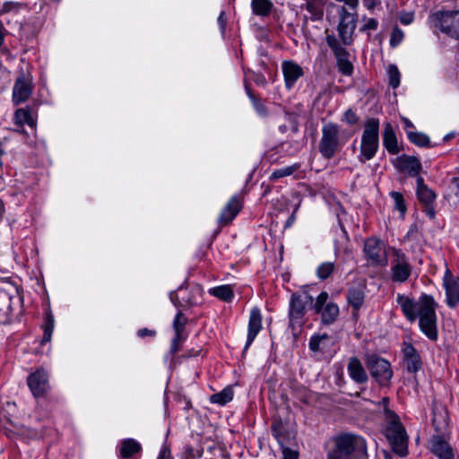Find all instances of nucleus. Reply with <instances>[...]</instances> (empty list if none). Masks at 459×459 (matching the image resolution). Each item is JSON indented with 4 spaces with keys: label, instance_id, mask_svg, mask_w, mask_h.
I'll return each mask as SVG.
<instances>
[{
    "label": "nucleus",
    "instance_id": "f8f14e48",
    "mask_svg": "<svg viewBox=\"0 0 459 459\" xmlns=\"http://www.w3.org/2000/svg\"><path fill=\"white\" fill-rule=\"evenodd\" d=\"M326 43L335 56L339 72L343 75H351L353 72V65L349 60V52L341 45L334 35H327Z\"/></svg>",
    "mask_w": 459,
    "mask_h": 459
},
{
    "label": "nucleus",
    "instance_id": "a19ab883",
    "mask_svg": "<svg viewBox=\"0 0 459 459\" xmlns=\"http://www.w3.org/2000/svg\"><path fill=\"white\" fill-rule=\"evenodd\" d=\"M328 293L322 291L316 298V302L313 303L312 307L316 313H319L322 308L327 304Z\"/></svg>",
    "mask_w": 459,
    "mask_h": 459
},
{
    "label": "nucleus",
    "instance_id": "c03bdc74",
    "mask_svg": "<svg viewBox=\"0 0 459 459\" xmlns=\"http://www.w3.org/2000/svg\"><path fill=\"white\" fill-rule=\"evenodd\" d=\"M391 196L394 201L395 208L402 213H404L406 211V206L404 204V199H403V195L399 192H392Z\"/></svg>",
    "mask_w": 459,
    "mask_h": 459
},
{
    "label": "nucleus",
    "instance_id": "6e6552de",
    "mask_svg": "<svg viewBox=\"0 0 459 459\" xmlns=\"http://www.w3.org/2000/svg\"><path fill=\"white\" fill-rule=\"evenodd\" d=\"M366 365L371 377L382 386L389 385L393 377V370L388 360L377 355H368Z\"/></svg>",
    "mask_w": 459,
    "mask_h": 459
},
{
    "label": "nucleus",
    "instance_id": "603ef678",
    "mask_svg": "<svg viewBox=\"0 0 459 459\" xmlns=\"http://www.w3.org/2000/svg\"><path fill=\"white\" fill-rule=\"evenodd\" d=\"M281 428L282 424L281 422H275L272 425V431L273 436L281 442Z\"/></svg>",
    "mask_w": 459,
    "mask_h": 459
},
{
    "label": "nucleus",
    "instance_id": "0e129e2a",
    "mask_svg": "<svg viewBox=\"0 0 459 459\" xmlns=\"http://www.w3.org/2000/svg\"><path fill=\"white\" fill-rule=\"evenodd\" d=\"M427 213L429 214V216L430 218H433L435 216V211H434L433 207H431V205L427 206Z\"/></svg>",
    "mask_w": 459,
    "mask_h": 459
},
{
    "label": "nucleus",
    "instance_id": "f257e3e1",
    "mask_svg": "<svg viewBox=\"0 0 459 459\" xmlns=\"http://www.w3.org/2000/svg\"><path fill=\"white\" fill-rule=\"evenodd\" d=\"M396 300L409 321L413 322L419 317L422 333L431 341L437 340L436 303L432 296L424 294L416 301L408 296L398 294Z\"/></svg>",
    "mask_w": 459,
    "mask_h": 459
},
{
    "label": "nucleus",
    "instance_id": "7ed1b4c3",
    "mask_svg": "<svg viewBox=\"0 0 459 459\" xmlns=\"http://www.w3.org/2000/svg\"><path fill=\"white\" fill-rule=\"evenodd\" d=\"M318 151L323 158L330 160L339 153L351 138V134L333 122L322 126Z\"/></svg>",
    "mask_w": 459,
    "mask_h": 459
},
{
    "label": "nucleus",
    "instance_id": "cd10ccee",
    "mask_svg": "<svg viewBox=\"0 0 459 459\" xmlns=\"http://www.w3.org/2000/svg\"><path fill=\"white\" fill-rule=\"evenodd\" d=\"M347 300L353 308H360L364 302V291L359 287L350 288L347 293Z\"/></svg>",
    "mask_w": 459,
    "mask_h": 459
},
{
    "label": "nucleus",
    "instance_id": "9d476101",
    "mask_svg": "<svg viewBox=\"0 0 459 459\" xmlns=\"http://www.w3.org/2000/svg\"><path fill=\"white\" fill-rule=\"evenodd\" d=\"M394 258L391 262L392 281L395 282H405L411 273V265L408 262L405 254L396 248H393Z\"/></svg>",
    "mask_w": 459,
    "mask_h": 459
},
{
    "label": "nucleus",
    "instance_id": "ea45409f",
    "mask_svg": "<svg viewBox=\"0 0 459 459\" xmlns=\"http://www.w3.org/2000/svg\"><path fill=\"white\" fill-rule=\"evenodd\" d=\"M187 323V318L185 316V315L179 311L173 321V328L175 331V333L183 334V331L185 329V326Z\"/></svg>",
    "mask_w": 459,
    "mask_h": 459
},
{
    "label": "nucleus",
    "instance_id": "69168bd1",
    "mask_svg": "<svg viewBox=\"0 0 459 459\" xmlns=\"http://www.w3.org/2000/svg\"><path fill=\"white\" fill-rule=\"evenodd\" d=\"M455 133H449L447 134L445 137H444V141H449L451 140L452 138L455 137Z\"/></svg>",
    "mask_w": 459,
    "mask_h": 459
},
{
    "label": "nucleus",
    "instance_id": "e2e57ef3",
    "mask_svg": "<svg viewBox=\"0 0 459 459\" xmlns=\"http://www.w3.org/2000/svg\"><path fill=\"white\" fill-rule=\"evenodd\" d=\"M403 122L404 124L405 128L413 127V124L408 118L403 117Z\"/></svg>",
    "mask_w": 459,
    "mask_h": 459
},
{
    "label": "nucleus",
    "instance_id": "0eeeda50",
    "mask_svg": "<svg viewBox=\"0 0 459 459\" xmlns=\"http://www.w3.org/2000/svg\"><path fill=\"white\" fill-rule=\"evenodd\" d=\"M431 21L442 32L459 39V11H438L431 15Z\"/></svg>",
    "mask_w": 459,
    "mask_h": 459
},
{
    "label": "nucleus",
    "instance_id": "de8ad7c7",
    "mask_svg": "<svg viewBox=\"0 0 459 459\" xmlns=\"http://www.w3.org/2000/svg\"><path fill=\"white\" fill-rule=\"evenodd\" d=\"M403 39V32L402 30L397 27L394 29L391 38H390V45L394 48L398 46Z\"/></svg>",
    "mask_w": 459,
    "mask_h": 459
},
{
    "label": "nucleus",
    "instance_id": "4468645a",
    "mask_svg": "<svg viewBox=\"0 0 459 459\" xmlns=\"http://www.w3.org/2000/svg\"><path fill=\"white\" fill-rule=\"evenodd\" d=\"M27 383L35 397L42 396L48 388V375L44 369H38L28 377Z\"/></svg>",
    "mask_w": 459,
    "mask_h": 459
},
{
    "label": "nucleus",
    "instance_id": "7c9ffc66",
    "mask_svg": "<svg viewBox=\"0 0 459 459\" xmlns=\"http://www.w3.org/2000/svg\"><path fill=\"white\" fill-rule=\"evenodd\" d=\"M251 6L253 13L260 16H267L273 7L270 0H252Z\"/></svg>",
    "mask_w": 459,
    "mask_h": 459
},
{
    "label": "nucleus",
    "instance_id": "bf43d9fd",
    "mask_svg": "<svg viewBox=\"0 0 459 459\" xmlns=\"http://www.w3.org/2000/svg\"><path fill=\"white\" fill-rule=\"evenodd\" d=\"M157 459H170V451L167 448H162Z\"/></svg>",
    "mask_w": 459,
    "mask_h": 459
},
{
    "label": "nucleus",
    "instance_id": "13d9d810",
    "mask_svg": "<svg viewBox=\"0 0 459 459\" xmlns=\"http://www.w3.org/2000/svg\"><path fill=\"white\" fill-rule=\"evenodd\" d=\"M155 331L153 330H149L147 328H142L140 330H138V335L140 337H145L147 335H150V336H154L155 335Z\"/></svg>",
    "mask_w": 459,
    "mask_h": 459
},
{
    "label": "nucleus",
    "instance_id": "4be33fe9",
    "mask_svg": "<svg viewBox=\"0 0 459 459\" xmlns=\"http://www.w3.org/2000/svg\"><path fill=\"white\" fill-rule=\"evenodd\" d=\"M241 209V204L237 196H232L221 212L219 222L221 224L230 223Z\"/></svg>",
    "mask_w": 459,
    "mask_h": 459
},
{
    "label": "nucleus",
    "instance_id": "e433bc0d",
    "mask_svg": "<svg viewBox=\"0 0 459 459\" xmlns=\"http://www.w3.org/2000/svg\"><path fill=\"white\" fill-rule=\"evenodd\" d=\"M335 270V264L333 262H324L318 265L316 273V276L324 281L329 278Z\"/></svg>",
    "mask_w": 459,
    "mask_h": 459
},
{
    "label": "nucleus",
    "instance_id": "680f3d73",
    "mask_svg": "<svg viewBox=\"0 0 459 459\" xmlns=\"http://www.w3.org/2000/svg\"><path fill=\"white\" fill-rule=\"evenodd\" d=\"M306 8L311 13H315V12H316V7H315L314 4H312V3H307Z\"/></svg>",
    "mask_w": 459,
    "mask_h": 459
},
{
    "label": "nucleus",
    "instance_id": "c9c22d12",
    "mask_svg": "<svg viewBox=\"0 0 459 459\" xmlns=\"http://www.w3.org/2000/svg\"><path fill=\"white\" fill-rule=\"evenodd\" d=\"M300 165L298 163L292 164L290 166H287L284 168H281L278 169H275L272 172L270 176V179L273 181H275L279 178L288 177L292 175L294 172H296L299 169Z\"/></svg>",
    "mask_w": 459,
    "mask_h": 459
},
{
    "label": "nucleus",
    "instance_id": "338daca9",
    "mask_svg": "<svg viewBox=\"0 0 459 459\" xmlns=\"http://www.w3.org/2000/svg\"><path fill=\"white\" fill-rule=\"evenodd\" d=\"M294 221V215H291L289 219H288V221H287V226H290L292 221Z\"/></svg>",
    "mask_w": 459,
    "mask_h": 459
},
{
    "label": "nucleus",
    "instance_id": "58836bf2",
    "mask_svg": "<svg viewBox=\"0 0 459 459\" xmlns=\"http://www.w3.org/2000/svg\"><path fill=\"white\" fill-rule=\"evenodd\" d=\"M329 339L326 333L313 335L309 340V349L314 352H318L322 350L321 344Z\"/></svg>",
    "mask_w": 459,
    "mask_h": 459
},
{
    "label": "nucleus",
    "instance_id": "052dcab7",
    "mask_svg": "<svg viewBox=\"0 0 459 459\" xmlns=\"http://www.w3.org/2000/svg\"><path fill=\"white\" fill-rule=\"evenodd\" d=\"M5 37V29L2 22H0V47L3 45Z\"/></svg>",
    "mask_w": 459,
    "mask_h": 459
},
{
    "label": "nucleus",
    "instance_id": "6ab92c4d",
    "mask_svg": "<svg viewBox=\"0 0 459 459\" xmlns=\"http://www.w3.org/2000/svg\"><path fill=\"white\" fill-rule=\"evenodd\" d=\"M430 450L438 459H455L452 447L439 435L432 437L430 440Z\"/></svg>",
    "mask_w": 459,
    "mask_h": 459
},
{
    "label": "nucleus",
    "instance_id": "aec40b11",
    "mask_svg": "<svg viewBox=\"0 0 459 459\" xmlns=\"http://www.w3.org/2000/svg\"><path fill=\"white\" fill-rule=\"evenodd\" d=\"M347 370L350 377L357 384H365L368 379L361 361L357 357L350 358Z\"/></svg>",
    "mask_w": 459,
    "mask_h": 459
},
{
    "label": "nucleus",
    "instance_id": "4d7b16f0",
    "mask_svg": "<svg viewBox=\"0 0 459 459\" xmlns=\"http://www.w3.org/2000/svg\"><path fill=\"white\" fill-rule=\"evenodd\" d=\"M253 80L255 81V82L256 84H259V85L266 84V79H265L264 75L262 74L261 73L255 74Z\"/></svg>",
    "mask_w": 459,
    "mask_h": 459
},
{
    "label": "nucleus",
    "instance_id": "6e6d98bb",
    "mask_svg": "<svg viewBox=\"0 0 459 459\" xmlns=\"http://www.w3.org/2000/svg\"><path fill=\"white\" fill-rule=\"evenodd\" d=\"M412 21L413 15L411 13H403L400 16V22L404 25L411 24Z\"/></svg>",
    "mask_w": 459,
    "mask_h": 459
},
{
    "label": "nucleus",
    "instance_id": "a18cd8bd",
    "mask_svg": "<svg viewBox=\"0 0 459 459\" xmlns=\"http://www.w3.org/2000/svg\"><path fill=\"white\" fill-rule=\"evenodd\" d=\"M379 404L383 407V411H384V414L385 417V420H389L395 419L396 417H398L393 411H391L389 409V407H388L389 398L388 397L382 398Z\"/></svg>",
    "mask_w": 459,
    "mask_h": 459
},
{
    "label": "nucleus",
    "instance_id": "393cba45",
    "mask_svg": "<svg viewBox=\"0 0 459 459\" xmlns=\"http://www.w3.org/2000/svg\"><path fill=\"white\" fill-rule=\"evenodd\" d=\"M417 196L426 206L431 205L436 199L435 193L425 185L422 177L417 178Z\"/></svg>",
    "mask_w": 459,
    "mask_h": 459
},
{
    "label": "nucleus",
    "instance_id": "c756f323",
    "mask_svg": "<svg viewBox=\"0 0 459 459\" xmlns=\"http://www.w3.org/2000/svg\"><path fill=\"white\" fill-rule=\"evenodd\" d=\"M342 252L346 255H350L351 253V248L349 247V236L343 227H342V234L340 239H337L334 242L335 255H339Z\"/></svg>",
    "mask_w": 459,
    "mask_h": 459
},
{
    "label": "nucleus",
    "instance_id": "f704fd0d",
    "mask_svg": "<svg viewBox=\"0 0 459 459\" xmlns=\"http://www.w3.org/2000/svg\"><path fill=\"white\" fill-rule=\"evenodd\" d=\"M408 139L411 143L420 147H429L430 140L429 137L420 132H408Z\"/></svg>",
    "mask_w": 459,
    "mask_h": 459
},
{
    "label": "nucleus",
    "instance_id": "5fc2aeb1",
    "mask_svg": "<svg viewBox=\"0 0 459 459\" xmlns=\"http://www.w3.org/2000/svg\"><path fill=\"white\" fill-rule=\"evenodd\" d=\"M282 454V459H298V453L290 448L284 447Z\"/></svg>",
    "mask_w": 459,
    "mask_h": 459
},
{
    "label": "nucleus",
    "instance_id": "2f4dec72",
    "mask_svg": "<svg viewBox=\"0 0 459 459\" xmlns=\"http://www.w3.org/2000/svg\"><path fill=\"white\" fill-rule=\"evenodd\" d=\"M209 292L212 296L226 302L231 301L234 297L233 290L230 285H221L212 288Z\"/></svg>",
    "mask_w": 459,
    "mask_h": 459
},
{
    "label": "nucleus",
    "instance_id": "2eb2a0df",
    "mask_svg": "<svg viewBox=\"0 0 459 459\" xmlns=\"http://www.w3.org/2000/svg\"><path fill=\"white\" fill-rule=\"evenodd\" d=\"M394 166L402 172H407L411 177H416L420 174L422 166L418 158L403 154L398 156L394 161Z\"/></svg>",
    "mask_w": 459,
    "mask_h": 459
},
{
    "label": "nucleus",
    "instance_id": "4c0bfd02",
    "mask_svg": "<svg viewBox=\"0 0 459 459\" xmlns=\"http://www.w3.org/2000/svg\"><path fill=\"white\" fill-rule=\"evenodd\" d=\"M389 85L394 89L400 85V72L395 65H390L387 68Z\"/></svg>",
    "mask_w": 459,
    "mask_h": 459
},
{
    "label": "nucleus",
    "instance_id": "9b49d317",
    "mask_svg": "<svg viewBox=\"0 0 459 459\" xmlns=\"http://www.w3.org/2000/svg\"><path fill=\"white\" fill-rule=\"evenodd\" d=\"M364 255L368 263L372 266H385L387 256L383 243L376 238H369L364 244Z\"/></svg>",
    "mask_w": 459,
    "mask_h": 459
},
{
    "label": "nucleus",
    "instance_id": "c85d7f7f",
    "mask_svg": "<svg viewBox=\"0 0 459 459\" xmlns=\"http://www.w3.org/2000/svg\"><path fill=\"white\" fill-rule=\"evenodd\" d=\"M15 123L18 125L27 124L31 128L36 126V121L32 117L31 111L29 108H19L14 114Z\"/></svg>",
    "mask_w": 459,
    "mask_h": 459
},
{
    "label": "nucleus",
    "instance_id": "09e8293b",
    "mask_svg": "<svg viewBox=\"0 0 459 459\" xmlns=\"http://www.w3.org/2000/svg\"><path fill=\"white\" fill-rule=\"evenodd\" d=\"M441 418H442V421H438L437 420V413L434 411V416H433V425L437 430V432H442L443 430H445V429L446 428L447 426V422H446V419L445 416L443 415H440Z\"/></svg>",
    "mask_w": 459,
    "mask_h": 459
},
{
    "label": "nucleus",
    "instance_id": "473e14b6",
    "mask_svg": "<svg viewBox=\"0 0 459 459\" xmlns=\"http://www.w3.org/2000/svg\"><path fill=\"white\" fill-rule=\"evenodd\" d=\"M55 326V320L53 314L48 311L45 315V321L43 325V337L41 340V344H45L46 342H48L51 340L53 330Z\"/></svg>",
    "mask_w": 459,
    "mask_h": 459
},
{
    "label": "nucleus",
    "instance_id": "864d4df0",
    "mask_svg": "<svg viewBox=\"0 0 459 459\" xmlns=\"http://www.w3.org/2000/svg\"><path fill=\"white\" fill-rule=\"evenodd\" d=\"M218 23H219L221 34H224L225 33V30H226V24H227V19H226V15H225V12L224 11L221 12V13H220V15L218 17Z\"/></svg>",
    "mask_w": 459,
    "mask_h": 459
},
{
    "label": "nucleus",
    "instance_id": "ddd939ff",
    "mask_svg": "<svg viewBox=\"0 0 459 459\" xmlns=\"http://www.w3.org/2000/svg\"><path fill=\"white\" fill-rule=\"evenodd\" d=\"M32 90L31 80L23 74H20L13 88V102L14 105H20L28 100L32 93Z\"/></svg>",
    "mask_w": 459,
    "mask_h": 459
},
{
    "label": "nucleus",
    "instance_id": "412c9836",
    "mask_svg": "<svg viewBox=\"0 0 459 459\" xmlns=\"http://www.w3.org/2000/svg\"><path fill=\"white\" fill-rule=\"evenodd\" d=\"M241 209V204L237 196H232L221 212L219 222L221 224L230 223Z\"/></svg>",
    "mask_w": 459,
    "mask_h": 459
},
{
    "label": "nucleus",
    "instance_id": "39448f33",
    "mask_svg": "<svg viewBox=\"0 0 459 459\" xmlns=\"http://www.w3.org/2000/svg\"><path fill=\"white\" fill-rule=\"evenodd\" d=\"M386 424L385 434L393 451L402 457L407 455L408 436L399 417L386 420Z\"/></svg>",
    "mask_w": 459,
    "mask_h": 459
},
{
    "label": "nucleus",
    "instance_id": "49530a36",
    "mask_svg": "<svg viewBox=\"0 0 459 459\" xmlns=\"http://www.w3.org/2000/svg\"><path fill=\"white\" fill-rule=\"evenodd\" d=\"M184 340H185V337L183 334L175 333V336L172 339V342H171V346H170V353L172 355L176 354L179 351Z\"/></svg>",
    "mask_w": 459,
    "mask_h": 459
},
{
    "label": "nucleus",
    "instance_id": "dca6fc26",
    "mask_svg": "<svg viewBox=\"0 0 459 459\" xmlns=\"http://www.w3.org/2000/svg\"><path fill=\"white\" fill-rule=\"evenodd\" d=\"M403 354V361L408 372L416 373L421 368L422 362L420 356L417 350L411 343L404 342Z\"/></svg>",
    "mask_w": 459,
    "mask_h": 459
},
{
    "label": "nucleus",
    "instance_id": "20e7f679",
    "mask_svg": "<svg viewBox=\"0 0 459 459\" xmlns=\"http://www.w3.org/2000/svg\"><path fill=\"white\" fill-rule=\"evenodd\" d=\"M379 146V120L368 118L365 122L361 136L360 154L359 160L361 162L371 160L377 153Z\"/></svg>",
    "mask_w": 459,
    "mask_h": 459
},
{
    "label": "nucleus",
    "instance_id": "774afa93",
    "mask_svg": "<svg viewBox=\"0 0 459 459\" xmlns=\"http://www.w3.org/2000/svg\"><path fill=\"white\" fill-rule=\"evenodd\" d=\"M246 90H247V93L248 97L250 98V94H253L252 91H250V89L247 86H246Z\"/></svg>",
    "mask_w": 459,
    "mask_h": 459
},
{
    "label": "nucleus",
    "instance_id": "5701e85b",
    "mask_svg": "<svg viewBox=\"0 0 459 459\" xmlns=\"http://www.w3.org/2000/svg\"><path fill=\"white\" fill-rule=\"evenodd\" d=\"M383 144L385 148L387 150V152L391 154H397L400 151L395 133L390 123L385 124L383 133Z\"/></svg>",
    "mask_w": 459,
    "mask_h": 459
},
{
    "label": "nucleus",
    "instance_id": "1a4fd4ad",
    "mask_svg": "<svg viewBox=\"0 0 459 459\" xmlns=\"http://www.w3.org/2000/svg\"><path fill=\"white\" fill-rule=\"evenodd\" d=\"M338 14L337 31L339 38L343 45L349 46L353 41V34L357 26V14L349 13L344 6L340 7Z\"/></svg>",
    "mask_w": 459,
    "mask_h": 459
},
{
    "label": "nucleus",
    "instance_id": "72a5a7b5",
    "mask_svg": "<svg viewBox=\"0 0 459 459\" xmlns=\"http://www.w3.org/2000/svg\"><path fill=\"white\" fill-rule=\"evenodd\" d=\"M233 399V390L230 386L224 388L220 393L214 394L210 397L212 403L225 405Z\"/></svg>",
    "mask_w": 459,
    "mask_h": 459
},
{
    "label": "nucleus",
    "instance_id": "79ce46f5",
    "mask_svg": "<svg viewBox=\"0 0 459 459\" xmlns=\"http://www.w3.org/2000/svg\"><path fill=\"white\" fill-rule=\"evenodd\" d=\"M341 121L346 123L347 125L354 126L358 123L359 117L351 108H350L343 113Z\"/></svg>",
    "mask_w": 459,
    "mask_h": 459
},
{
    "label": "nucleus",
    "instance_id": "3c124183",
    "mask_svg": "<svg viewBox=\"0 0 459 459\" xmlns=\"http://www.w3.org/2000/svg\"><path fill=\"white\" fill-rule=\"evenodd\" d=\"M377 26H378V22L374 18H370L363 25V27L361 28V30H376L377 29Z\"/></svg>",
    "mask_w": 459,
    "mask_h": 459
},
{
    "label": "nucleus",
    "instance_id": "f03ea898",
    "mask_svg": "<svg viewBox=\"0 0 459 459\" xmlns=\"http://www.w3.org/2000/svg\"><path fill=\"white\" fill-rule=\"evenodd\" d=\"M333 446L326 452V459H368L365 438L359 435L343 432L333 438Z\"/></svg>",
    "mask_w": 459,
    "mask_h": 459
},
{
    "label": "nucleus",
    "instance_id": "f3484780",
    "mask_svg": "<svg viewBox=\"0 0 459 459\" xmlns=\"http://www.w3.org/2000/svg\"><path fill=\"white\" fill-rule=\"evenodd\" d=\"M281 68L285 85L288 89H291L304 74L302 67L294 61H283Z\"/></svg>",
    "mask_w": 459,
    "mask_h": 459
},
{
    "label": "nucleus",
    "instance_id": "a878e982",
    "mask_svg": "<svg viewBox=\"0 0 459 459\" xmlns=\"http://www.w3.org/2000/svg\"><path fill=\"white\" fill-rule=\"evenodd\" d=\"M319 313L324 325H332L339 316V307L333 302H328Z\"/></svg>",
    "mask_w": 459,
    "mask_h": 459
},
{
    "label": "nucleus",
    "instance_id": "37998d69",
    "mask_svg": "<svg viewBox=\"0 0 459 459\" xmlns=\"http://www.w3.org/2000/svg\"><path fill=\"white\" fill-rule=\"evenodd\" d=\"M169 299L171 300V302L176 306V307H180V306H183V302L187 304V305H195L197 303V301L195 299H194L193 298H182V301L179 300L178 299V295L176 294L175 292H171L170 295H169Z\"/></svg>",
    "mask_w": 459,
    "mask_h": 459
},
{
    "label": "nucleus",
    "instance_id": "8fccbe9b",
    "mask_svg": "<svg viewBox=\"0 0 459 459\" xmlns=\"http://www.w3.org/2000/svg\"><path fill=\"white\" fill-rule=\"evenodd\" d=\"M250 100L253 103L255 110L260 114L264 116L266 114V108L261 101L255 97L254 94H250Z\"/></svg>",
    "mask_w": 459,
    "mask_h": 459
},
{
    "label": "nucleus",
    "instance_id": "b1692460",
    "mask_svg": "<svg viewBox=\"0 0 459 459\" xmlns=\"http://www.w3.org/2000/svg\"><path fill=\"white\" fill-rule=\"evenodd\" d=\"M444 287L446 294V303L450 307L459 304V281L444 279Z\"/></svg>",
    "mask_w": 459,
    "mask_h": 459
},
{
    "label": "nucleus",
    "instance_id": "423d86ee",
    "mask_svg": "<svg viewBox=\"0 0 459 459\" xmlns=\"http://www.w3.org/2000/svg\"><path fill=\"white\" fill-rule=\"evenodd\" d=\"M314 299L307 292L294 293L290 300L289 318L290 327L295 333L304 324L307 306L313 305Z\"/></svg>",
    "mask_w": 459,
    "mask_h": 459
},
{
    "label": "nucleus",
    "instance_id": "a211bd4d",
    "mask_svg": "<svg viewBox=\"0 0 459 459\" xmlns=\"http://www.w3.org/2000/svg\"><path fill=\"white\" fill-rule=\"evenodd\" d=\"M262 329V315L261 311L258 307H253L250 311L249 321H248V331L247 342L244 348V351L247 350V348L254 342L258 333Z\"/></svg>",
    "mask_w": 459,
    "mask_h": 459
},
{
    "label": "nucleus",
    "instance_id": "bb28decb",
    "mask_svg": "<svg viewBox=\"0 0 459 459\" xmlns=\"http://www.w3.org/2000/svg\"><path fill=\"white\" fill-rule=\"evenodd\" d=\"M142 449L140 443L133 438L125 439L121 443L120 455L123 458H128L134 454L139 453Z\"/></svg>",
    "mask_w": 459,
    "mask_h": 459
}]
</instances>
